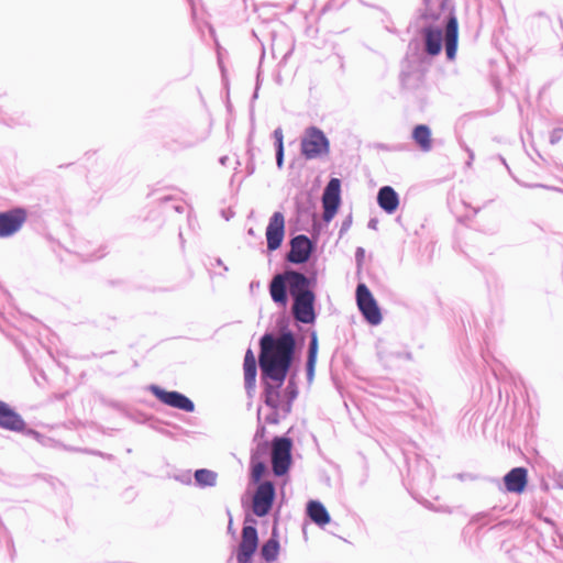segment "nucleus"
<instances>
[{"label":"nucleus","instance_id":"f257e3e1","mask_svg":"<svg viewBox=\"0 0 563 563\" xmlns=\"http://www.w3.org/2000/svg\"><path fill=\"white\" fill-rule=\"evenodd\" d=\"M318 283V273L312 265L306 273L286 267L282 273H277L269 282L268 290L273 302L282 308H286L289 297L294 300L316 292Z\"/></svg>","mask_w":563,"mask_h":563},{"label":"nucleus","instance_id":"f03ea898","mask_svg":"<svg viewBox=\"0 0 563 563\" xmlns=\"http://www.w3.org/2000/svg\"><path fill=\"white\" fill-rule=\"evenodd\" d=\"M427 24H440L445 30V55L454 60L459 45V22L453 0H423L417 21Z\"/></svg>","mask_w":563,"mask_h":563},{"label":"nucleus","instance_id":"7ed1b4c3","mask_svg":"<svg viewBox=\"0 0 563 563\" xmlns=\"http://www.w3.org/2000/svg\"><path fill=\"white\" fill-rule=\"evenodd\" d=\"M296 361L284 360L258 354V366L261 369V398L271 409H279L282 387L292 369Z\"/></svg>","mask_w":563,"mask_h":563},{"label":"nucleus","instance_id":"20e7f679","mask_svg":"<svg viewBox=\"0 0 563 563\" xmlns=\"http://www.w3.org/2000/svg\"><path fill=\"white\" fill-rule=\"evenodd\" d=\"M276 328L279 331L278 336H274L271 332H265L261 336L258 342V354L300 362L299 354L303 344V340L301 341L300 345L297 346L296 335L289 329L288 318L286 316L278 318L276 321Z\"/></svg>","mask_w":563,"mask_h":563},{"label":"nucleus","instance_id":"39448f33","mask_svg":"<svg viewBox=\"0 0 563 563\" xmlns=\"http://www.w3.org/2000/svg\"><path fill=\"white\" fill-rule=\"evenodd\" d=\"M257 520L246 515L242 527L241 542L235 551L236 563H254V555L258 549ZM227 563H234V556L230 555Z\"/></svg>","mask_w":563,"mask_h":563},{"label":"nucleus","instance_id":"423d86ee","mask_svg":"<svg viewBox=\"0 0 563 563\" xmlns=\"http://www.w3.org/2000/svg\"><path fill=\"white\" fill-rule=\"evenodd\" d=\"M426 67L418 62L408 63L400 73V82L404 90L411 93L421 108L427 103Z\"/></svg>","mask_w":563,"mask_h":563},{"label":"nucleus","instance_id":"0eeeda50","mask_svg":"<svg viewBox=\"0 0 563 563\" xmlns=\"http://www.w3.org/2000/svg\"><path fill=\"white\" fill-rule=\"evenodd\" d=\"M300 153L307 161L328 155L330 141L325 133L316 125L306 128L300 140Z\"/></svg>","mask_w":563,"mask_h":563},{"label":"nucleus","instance_id":"6e6552de","mask_svg":"<svg viewBox=\"0 0 563 563\" xmlns=\"http://www.w3.org/2000/svg\"><path fill=\"white\" fill-rule=\"evenodd\" d=\"M355 298L360 312L371 325H378L382 323L383 314L377 300L364 283L357 284Z\"/></svg>","mask_w":563,"mask_h":563},{"label":"nucleus","instance_id":"1a4fd4ad","mask_svg":"<svg viewBox=\"0 0 563 563\" xmlns=\"http://www.w3.org/2000/svg\"><path fill=\"white\" fill-rule=\"evenodd\" d=\"M146 389L163 405L185 412L195 411V402L178 390H167L156 384L148 385Z\"/></svg>","mask_w":563,"mask_h":563},{"label":"nucleus","instance_id":"9d476101","mask_svg":"<svg viewBox=\"0 0 563 563\" xmlns=\"http://www.w3.org/2000/svg\"><path fill=\"white\" fill-rule=\"evenodd\" d=\"M290 250L285 255V261L294 265L306 264L311 254L316 251L317 241L306 234H298L291 238Z\"/></svg>","mask_w":563,"mask_h":563},{"label":"nucleus","instance_id":"9b49d317","mask_svg":"<svg viewBox=\"0 0 563 563\" xmlns=\"http://www.w3.org/2000/svg\"><path fill=\"white\" fill-rule=\"evenodd\" d=\"M321 201L323 208L322 221L324 224H329L338 213L342 203L341 180L339 178H330L323 189Z\"/></svg>","mask_w":563,"mask_h":563},{"label":"nucleus","instance_id":"f8f14e48","mask_svg":"<svg viewBox=\"0 0 563 563\" xmlns=\"http://www.w3.org/2000/svg\"><path fill=\"white\" fill-rule=\"evenodd\" d=\"M276 500V486L272 481L256 484L253 496V514L263 518L269 515Z\"/></svg>","mask_w":563,"mask_h":563},{"label":"nucleus","instance_id":"ddd939ff","mask_svg":"<svg viewBox=\"0 0 563 563\" xmlns=\"http://www.w3.org/2000/svg\"><path fill=\"white\" fill-rule=\"evenodd\" d=\"M27 219L23 207H14L0 212V238H10L20 231Z\"/></svg>","mask_w":563,"mask_h":563},{"label":"nucleus","instance_id":"4468645a","mask_svg":"<svg viewBox=\"0 0 563 563\" xmlns=\"http://www.w3.org/2000/svg\"><path fill=\"white\" fill-rule=\"evenodd\" d=\"M424 51L430 56H438L445 46V30L440 24H427L420 27Z\"/></svg>","mask_w":563,"mask_h":563},{"label":"nucleus","instance_id":"2eb2a0df","mask_svg":"<svg viewBox=\"0 0 563 563\" xmlns=\"http://www.w3.org/2000/svg\"><path fill=\"white\" fill-rule=\"evenodd\" d=\"M316 292L292 300L291 311L295 319L303 324H313L317 320Z\"/></svg>","mask_w":563,"mask_h":563},{"label":"nucleus","instance_id":"dca6fc26","mask_svg":"<svg viewBox=\"0 0 563 563\" xmlns=\"http://www.w3.org/2000/svg\"><path fill=\"white\" fill-rule=\"evenodd\" d=\"M265 235L268 253L274 252L282 246L285 238V217L280 211H275L271 216Z\"/></svg>","mask_w":563,"mask_h":563},{"label":"nucleus","instance_id":"f3484780","mask_svg":"<svg viewBox=\"0 0 563 563\" xmlns=\"http://www.w3.org/2000/svg\"><path fill=\"white\" fill-rule=\"evenodd\" d=\"M0 428L7 431L24 429L23 417L8 402L0 399Z\"/></svg>","mask_w":563,"mask_h":563},{"label":"nucleus","instance_id":"a211bd4d","mask_svg":"<svg viewBox=\"0 0 563 563\" xmlns=\"http://www.w3.org/2000/svg\"><path fill=\"white\" fill-rule=\"evenodd\" d=\"M506 492L521 494L528 485V470L517 466L507 472L503 478Z\"/></svg>","mask_w":563,"mask_h":563},{"label":"nucleus","instance_id":"6ab92c4d","mask_svg":"<svg viewBox=\"0 0 563 563\" xmlns=\"http://www.w3.org/2000/svg\"><path fill=\"white\" fill-rule=\"evenodd\" d=\"M376 200L379 208L387 214H394L399 207V195L389 185L378 189Z\"/></svg>","mask_w":563,"mask_h":563},{"label":"nucleus","instance_id":"aec40b11","mask_svg":"<svg viewBox=\"0 0 563 563\" xmlns=\"http://www.w3.org/2000/svg\"><path fill=\"white\" fill-rule=\"evenodd\" d=\"M279 550L280 543L277 528V518H275L271 537L263 543L260 550V555L265 562L272 563L277 560Z\"/></svg>","mask_w":563,"mask_h":563},{"label":"nucleus","instance_id":"412c9836","mask_svg":"<svg viewBox=\"0 0 563 563\" xmlns=\"http://www.w3.org/2000/svg\"><path fill=\"white\" fill-rule=\"evenodd\" d=\"M243 369L245 390L251 395L255 390L257 376V361L251 347L245 352Z\"/></svg>","mask_w":563,"mask_h":563},{"label":"nucleus","instance_id":"4be33fe9","mask_svg":"<svg viewBox=\"0 0 563 563\" xmlns=\"http://www.w3.org/2000/svg\"><path fill=\"white\" fill-rule=\"evenodd\" d=\"M306 514L310 520L323 528L331 521L330 514L325 506L318 499H310L306 505Z\"/></svg>","mask_w":563,"mask_h":563},{"label":"nucleus","instance_id":"5701e85b","mask_svg":"<svg viewBox=\"0 0 563 563\" xmlns=\"http://www.w3.org/2000/svg\"><path fill=\"white\" fill-rule=\"evenodd\" d=\"M319 343L318 335L314 330L309 334V344L306 360V376L309 384L312 383L316 373V365L318 358Z\"/></svg>","mask_w":563,"mask_h":563},{"label":"nucleus","instance_id":"b1692460","mask_svg":"<svg viewBox=\"0 0 563 563\" xmlns=\"http://www.w3.org/2000/svg\"><path fill=\"white\" fill-rule=\"evenodd\" d=\"M411 139L422 152H430L432 150V132L427 124H417L411 132Z\"/></svg>","mask_w":563,"mask_h":563},{"label":"nucleus","instance_id":"393cba45","mask_svg":"<svg viewBox=\"0 0 563 563\" xmlns=\"http://www.w3.org/2000/svg\"><path fill=\"white\" fill-rule=\"evenodd\" d=\"M269 443L272 456L291 455L294 443L288 435H275Z\"/></svg>","mask_w":563,"mask_h":563},{"label":"nucleus","instance_id":"a878e982","mask_svg":"<svg viewBox=\"0 0 563 563\" xmlns=\"http://www.w3.org/2000/svg\"><path fill=\"white\" fill-rule=\"evenodd\" d=\"M195 485L199 488L214 487L218 473L209 468H198L194 472Z\"/></svg>","mask_w":563,"mask_h":563},{"label":"nucleus","instance_id":"bb28decb","mask_svg":"<svg viewBox=\"0 0 563 563\" xmlns=\"http://www.w3.org/2000/svg\"><path fill=\"white\" fill-rule=\"evenodd\" d=\"M297 375H298V363H294L292 369L290 371V373L287 376L288 377L287 385H286L285 389L282 391L283 399H288L290 401H295L296 398L298 397L299 390H298V386H297V382H296Z\"/></svg>","mask_w":563,"mask_h":563},{"label":"nucleus","instance_id":"cd10ccee","mask_svg":"<svg viewBox=\"0 0 563 563\" xmlns=\"http://www.w3.org/2000/svg\"><path fill=\"white\" fill-rule=\"evenodd\" d=\"M292 463L291 455L272 456V470L275 476L283 477L288 474Z\"/></svg>","mask_w":563,"mask_h":563},{"label":"nucleus","instance_id":"c85d7f7f","mask_svg":"<svg viewBox=\"0 0 563 563\" xmlns=\"http://www.w3.org/2000/svg\"><path fill=\"white\" fill-rule=\"evenodd\" d=\"M198 144L197 139L188 137L186 133H181L170 140H165V145L172 151L189 148Z\"/></svg>","mask_w":563,"mask_h":563},{"label":"nucleus","instance_id":"c756f323","mask_svg":"<svg viewBox=\"0 0 563 563\" xmlns=\"http://www.w3.org/2000/svg\"><path fill=\"white\" fill-rule=\"evenodd\" d=\"M275 158L278 169H283L285 159L284 134L282 128H277L273 132Z\"/></svg>","mask_w":563,"mask_h":563},{"label":"nucleus","instance_id":"7c9ffc66","mask_svg":"<svg viewBox=\"0 0 563 563\" xmlns=\"http://www.w3.org/2000/svg\"><path fill=\"white\" fill-rule=\"evenodd\" d=\"M267 471V465L265 460H252L250 459V479L256 485L263 483V475Z\"/></svg>","mask_w":563,"mask_h":563},{"label":"nucleus","instance_id":"2f4dec72","mask_svg":"<svg viewBox=\"0 0 563 563\" xmlns=\"http://www.w3.org/2000/svg\"><path fill=\"white\" fill-rule=\"evenodd\" d=\"M503 509H504V507L494 506L487 511L477 512L472 517L471 522L485 526L488 522L496 520V518H497L496 512L499 510H503Z\"/></svg>","mask_w":563,"mask_h":563},{"label":"nucleus","instance_id":"473e14b6","mask_svg":"<svg viewBox=\"0 0 563 563\" xmlns=\"http://www.w3.org/2000/svg\"><path fill=\"white\" fill-rule=\"evenodd\" d=\"M255 446L251 449L252 460H265L267 455H272L269 441L254 442Z\"/></svg>","mask_w":563,"mask_h":563},{"label":"nucleus","instance_id":"72a5a7b5","mask_svg":"<svg viewBox=\"0 0 563 563\" xmlns=\"http://www.w3.org/2000/svg\"><path fill=\"white\" fill-rule=\"evenodd\" d=\"M159 205L164 208V210L173 209L178 213H183L185 211V207L181 203H172L174 198L172 196H163L158 199Z\"/></svg>","mask_w":563,"mask_h":563},{"label":"nucleus","instance_id":"f704fd0d","mask_svg":"<svg viewBox=\"0 0 563 563\" xmlns=\"http://www.w3.org/2000/svg\"><path fill=\"white\" fill-rule=\"evenodd\" d=\"M531 23H537L539 27H551L552 21L551 18L545 12H537L530 18Z\"/></svg>","mask_w":563,"mask_h":563},{"label":"nucleus","instance_id":"c9c22d12","mask_svg":"<svg viewBox=\"0 0 563 563\" xmlns=\"http://www.w3.org/2000/svg\"><path fill=\"white\" fill-rule=\"evenodd\" d=\"M266 427L261 421V409L257 410V427L253 437V442L266 441Z\"/></svg>","mask_w":563,"mask_h":563},{"label":"nucleus","instance_id":"e433bc0d","mask_svg":"<svg viewBox=\"0 0 563 563\" xmlns=\"http://www.w3.org/2000/svg\"><path fill=\"white\" fill-rule=\"evenodd\" d=\"M192 477H194V474H191L190 471H183L181 473L179 474H176L174 476V478L184 484V485H191L192 484Z\"/></svg>","mask_w":563,"mask_h":563},{"label":"nucleus","instance_id":"4c0bfd02","mask_svg":"<svg viewBox=\"0 0 563 563\" xmlns=\"http://www.w3.org/2000/svg\"><path fill=\"white\" fill-rule=\"evenodd\" d=\"M18 433H22L29 438H32L33 440H38L42 438V433L38 432L37 430L35 429H32V428H29L27 427V423L24 421V429L23 430H20V431H16Z\"/></svg>","mask_w":563,"mask_h":563},{"label":"nucleus","instance_id":"58836bf2","mask_svg":"<svg viewBox=\"0 0 563 563\" xmlns=\"http://www.w3.org/2000/svg\"><path fill=\"white\" fill-rule=\"evenodd\" d=\"M563 139V130L562 128H555L552 130L550 134V143L552 145L558 144Z\"/></svg>","mask_w":563,"mask_h":563},{"label":"nucleus","instance_id":"ea45409f","mask_svg":"<svg viewBox=\"0 0 563 563\" xmlns=\"http://www.w3.org/2000/svg\"><path fill=\"white\" fill-rule=\"evenodd\" d=\"M351 225H352V213H350L341 223V228L339 231L340 239L350 230Z\"/></svg>","mask_w":563,"mask_h":563},{"label":"nucleus","instance_id":"a19ab883","mask_svg":"<svg viewBox=\"0 0 563 563\" xmlns=\"http://www.w3.org/2000/svg\"><path fill=\"white\" fill-rule=\"evenodd\" d=\"M278 410L279 409H272V412L265 417V422L268 424L279 423L280 417Z\"/></svg>","mask_w":563,"mask_h":563},{"label":"nucleus","instance_id":"79ce46f5","mask_svg":"<svg viewBox=\"0 0 563 563\" xmlns=\"http://www.w3.org/2000/svg\"><path fill=\"white\" fill-rule=\"evenodd\" d=\"M364 258H365V250L362 246L356 247L355 263H356V266L358 269L363 266Z\"/></svg>","mask_w":563,"mask_h":563},{"label":"nucleus","instance_id":"37998d69","mask_svg":"<svg viewBox=\"0 0 563 563\" xmlns=\"http://www.w3.org/2000/svg\"><path fill=\"white\" fill-rule=\"evenodd\" d=\"M292 402L294 401H290L288 399L280 398L279 409L283 411V417L284 418L291 412Z\"/></svg>","mask_w":563,"mask_h":563},{"label":"nucleus","instance_id":"c03bdc74","mask_svg":"<svg viewBox=\"0 0 563 563\" xmlns=\"http://www.w3.org/2000/svg\"><path fill=\"white\" fill-rule=\"evenodd\" d=\"M509 526H514V522L510 519H505L496 523L492 529L500 530Z\"/></svg>","mask_w":563,"mask_h":563},{"label":"nucleus","instance_id":"a18cd8bd","mask_svg":"<svg viewBox=\"0 0 563 563\" xmlns=\"http://www.w3.org/2000/svg\"><path fill=\"white\" fill-rule=\"evenodd\" d=\"M37 443H40L41 445L43 446H49L54 440L49 437H46L45 434L42 433V438L36 440Z\"/></svg>","mask_w":563,"mask_h":563},{"label":"nucleus","instance_id":"49530a36","mask_svg":"<svg viewBox=\"0 0 563 563\" xmlns=\"http://www.w3.org/2000/svg\"><path fill=\"white\" fill-rule=\"evenodd\" d=\"M463 147H464V150L466 151V153L468 155V159L466 162V166L471 167L472 163L474 161V157H475L474 152L467 145H465V144H463Z\"/></svg>","mask_w":563,"mask_h":563},{"label":"nucleus","instance_id":"de8ad7c7","mask_svg":"<svg viewBox=\"0 0 563 563\" xmlns=\"http://www.w3.org/2000/svg\"><path fill=\"white\" fill-rule=\"evenodd\" d=\"M88 452H89V453H91V454H95V455L101 456V457H103V459H107V460H109V461L114 460V456H113L112 454H109V453H103V452H101V451H95V450H89Z\"/></svg>","mask_w":563,"mask_h":563},{"label":"nucleus","instance_id":"09e8293b","mask_svg":"<svg viewBox=\"0 0 563 563\" xmlns=\"http://www.w3.org/2000/svg\"><path fill=\"white\" fill-rule=\"evenodd\" d=\"M380 147L386 150V151H404L407 146L402 145V144H396V145H393V146L380 145Z\"/></svg>","mask_w":563,"mask_h":563},{"label":"nucleus","instance_id":"8fccbe9b","mask_svg":"<svg viewBox=\"0 0 563 563\" xmlns=\"http://www.w3.org/2000/svg\"><path fill=\"white\" fill-rule=\"evenodd\" d=\"M321 230L322 223L314 219L312 223V235H318L321 232Z\"/></svg>","mask_w":563,"mask_h":563},{"label":"nucleus","instance_id":"3c124183","mask_svg":"<svg viewBox=\"0 0 563 563\" xmlns=\"http://www.w3.org/2000/svg\"><path fill=\"white\" fill-rule=\"evenodd\" d=\"M260 70L257 71V76H256V85H255V89H254V92L252 95V100H255L257 99L258 97V90H260V87H261V79H260Z\"/></svg>","mask_w":563,"mask_h":563},{"label":"nucleus","instance_id":"603ef678","mask_svg":"<svg viewBox=\"0 0 563 563\" xmlns=\"http://www.w3.org/2000/svg\"><path fill=\"white\" fill-rule=\"evenodd\" d=\"M554 482L558 487L563 489V472H559L554 475Z\"/></svg>","mask_w":563,"mask_h":563},{"label":"nucleus","instance_id":"864d4df0","mask_svg":"<svg viewBox=\"0 0 563 563\" xmlns=\"http://www.w3.org/2000/svg\"><path fill=\"white\" fill-rule=\"evenodd\" d=\"M377 225H378V220L376 218L369 219V221L367 223L368 229L376 230Z\"/></svg>","mask_w":563,"mask_h":563},{"label":"nucleus","instance_id":"5fc2aeb1","mask_svg":"<svg viewBox=\"0 0 563 563\" xmlns=\"http://www.w3.org/2000/svg\"><path fill=\"white\" fill-rule=\"evenodd\" d=\"M106 247H101L96 254H92L91 257L93 260H100L102 258L104 255H106V251H104Z\"/></svg>","mask_w":563,"mask_h":563},{"label":"nucleus","instance_id":"6e6d98bb","mask_svg":"<svg viewBox=\"0 0 563 563\" xmlns=\"http://www.w3.org/2000/svg\"><path fill=\"white\" fill-rule=\"evenodd\" d=\"M498 161L507 168L509 173H511L509 165L507 164L505 157L503 155H497Z\"/></svg>","mask_w":563,"mask_h":563},{"label":"nucleus","instance_id":"4d7b16f0","mask_svg":"<svg viewBox=\"0 0 563 563\" xmlns=\"http://www.w3.org/2000/svg\"><path fill=\"white\" fill-rule=\"evenodd\" d=\"M214 265L223 267L224 272H228V267L223 264L222 260L220 257H217L214 260Z\"/></svg>","mask_w":563,"mask_h":563},{"label":"nucleus","instance_id":"13d9d810","mask_svg":"<svg viewBox=\"0 0 563 563\" xmlns=\"http://www.w3.org/2000/svg\"><path fill=\"white\" fill-rule=\"evenodd\" d=\"M228 532L230 534H232L233 537L235 536V530L233 529V521H232L231 517H230L229 525H228Z\"/></svg>","mask_w":563,"mask_h":563},{"label":"nucleus","instance_id":"bf43d9fd","mask_svg":"<svg viewBox=\"0 0 563 563\" xmlns=\"http://www.w3.org/2000/svg\"><path fill=\"white\" fill-rule=\"evenodd\" d=\"M261 283L260 280H252L250 284V290L253 291L255 288H260Z\"/></svg>","mask_w":563,"mask_h":563},{"label":"nucleus","instance_id":"052dcab7","mask_svg":"<svg viewBox=\"0 0 563 563\" xmlns=\"http://www.w3.org/2000/svg\"><path fill=\"white\" fill-rule=\"evenodd\" d=\"M143 416H144L143 420H141V417H137V419H135V421L145 423V422H150V420H153V416H145V415H143Z\"/></svg>","mask_w":563,"mask_h":563},{"label":"nucleus","instance_id":"680f3d73","mask_svg":"<svg viewBox=\"0 0 563 563\" xmlns=\"http://www.w3.org/2000/svg\"><path fill=\"white\" fill-rule=\"evenodd\" d=\"M228 162H229V157H228V156H225V155H224V156H221V157L219 158V163H220L222 166H227Z\"/></svg>","mask_w":563,"mask_h":563},{"label":"nucleus","instance_id":"e2e57ef3","mask_svg":"<svg viewBox=\"0 0 563 563\" xmlns=\"http://www.w3.org/2000/svg\"><path fill=\"white\" fill-rule=\"evenodd\" d=\"M246 169H247V174L252 175L254 173V170H255L254 164L253 163L247 164Z\"/></svg>","mask_w":563,"mask_h":563},{"label":"nucleus","instance_id":"0e129e2a","mask_svg":"<svg viewBox=\"0 0 563 563\" xmlns=\"http://www.w3.org/2000/svg\"><path fill=\"white\" fill-rule=\"evenodd\" d=\"M8 545H9L10 551L14 552V545H13V541L11 538L8 541Z\"/></svg>","mask_w":563,"mask_h":563},{"label":"nucleus","instance_id":"69168bd1","mask_svg":"<svg viewBox=\"0 0 563 563\" xmlns=\"http://www.w3.org/2000/svg\"><path fill=\"white\" fill-rule=\"evenodd\" d=\"M421 466L426 467V468H429V463L427 460H422L419 462Z\"/></svg>","mask_w":563,"mask_h":563},{"label":"nucleus","instance_id":"338daca9","mask_svg":"<svg viewBox=\"0 0 563 563\" xmlns=\"http://www.w3.org/2000/svg\"><path fill=\"white\" fill-rule=\"evenodd\" d=\"M247 234H249V235H252V236H255V235H256V234H255V231H254V229H253V228H250V229L247 230Z\"/></svg>","mask_w":563,"mask_h":563},{"label":"nucleus","instance_id":"774afa93","mask_svg":"<svg viewBox=\"0 0 563 563\" xmlns=\"http://www.w3.org/2000/svg\"><path fill=\"white\" fill-rule=\"evenodd\" d=\"M151 421H152L151 427L153 429L157 430L156 424H154V423H156V419L153 417V420H151Z\"/></svg>","mask_w":563,"mask_h":563}]
</instances>
